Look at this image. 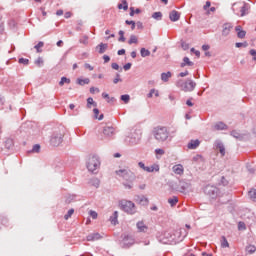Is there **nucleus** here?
<instances>
[{"label": "nucleus", "mask_w": 256, "mask_h": 256, "mask_svg": "<svg viewBox=\"0 0 256 256\" xmlns=\"http://www.w3.org/2000/svg\"><path fill=\"white\" fill-rule=\"evenodd\" d=\"M136 27H137V29L143 30V29H144L143 22L138 21V22L136 23Z\"/></svg>", "instance_id": "774afa93"}, {"label": "nucleus", "mask_w": 256, "mask_h": 256, "mask_svg": "<svg viewBox=\"0 0 256 256\" xmlns=\"http://www.w3.org/2000/svg\"><path fill=\"white\" fill-rule=\"evenodd\" d=\"M126 25H130L131 26V30L134 31L135 27H136V23L133 20H126L125 21Z\"/></svg>", "instance_id": "5fc2aeb1"}, {"label": "nucleus", "mask_w": 256, "mask_h": 256, "mask_svg": "<svg viewBox=\"0 0 256 256\" xmlns=\"http://www.w3.org/2000/svg\"><path fill=\"white\" fill-rule=\"evenodd\" d=\"M120 99L123 101V103L127 104L129 101H131V96L129 94H123L120 96Z\"/></svg>", "instance_id": "37998d69"}, {"label": "nucleus", "mask_w": 256, "mask_h": 256, "mask_svg": "<svg viewBox=\"0 0 256 256\" xmlns=\"http://www.w3.org/2000/svg\"><path fill=\"white\" fill-rule=\"evenodd\" d=\"M118 9H123L124 11H127V9H129V4L127 3V0H122V4H118Z\"/></svg>", "instance_id": "a19ab883"}, {"label": "nucleus", "mask_w": 256, "mask_h": 256, "mask_svg": "<svg viewBox=\"0 0 256 256\" xmlns=\"http://www.w3.org/2000/svg\"><path fill=\"white\" fill-rule=\"evenodd\" d=\"M41 151V145L35 144L32 149L29 151V153H39Z\"/></svg>", "instance_id": "de8ad7c7"}, {"label": "nucleus", "mask_w": 256, "mask_h": 256, "mask_svg": "<svg viewBox=\"0 0 256 256\" xmlns=\"http://www.w3.org/2000/svg\"><path fill=\"white\" fill-rule=\"evenodd\" d=\"M249 54L252 55L253 61H256V50L255 49H251L249 51Z\"/></svg>", "instance_id": "69168bd1"}, {"label": "nucleus", "mask_w": 256, "mask_h": 256, "mask_svg": "<svg viewBox=\"0 0 256 256\" xmlns=\"http://www.w3.org/2000/svg\"><path fill=\"white\" fill-rule=\"evenodd\" d=\"M214 147H215L216 149H218V151H219L221 157H225V144H223V141H221V140H216V141L214 142Z\"/></svg>", "instance_id": "ddd939ff"}, {"label": "nucleus", "mask_w": 256, "mask_h": 256, "mask_svg": "<svg viewBox=\"0 0 256 256\" xmlns=\"http://www.w3.org/2000/svg\"><path fill=\"white\" fill-rule=\"evenodd\" d=\"M89 215L92 217V219H97V213L95 211L90 210Z\"/></svg>", "instance_id": "338daca9"}, {"label": "nucleus", "mask_w": 256, "mask_h": 256, "mask_svg": "<svg viewBox=\"0 0 256 256\" xmlns=\"http://www.w3.org/2000/svg\"><path fill=\"white\" fill-rule=\"evenodd\" d=\"M172 75L173 74L171 73V71L163 72L161 74V81H163L164 83H167L169 79H171Z\"/></svg>", "instance_id": "bb28decb"}, {"label": "nucleus", "mask_w": 256, "mask_h": 256, "mask_svg": "<svg viewBox=\"0 0 256 256\" xmlns=\"http://www.w3.org/2000/svg\"><path fill=\"white\" fill-rule=\"evenodd\" d=\"M176 86L181 89V91H185V93H191V91H195V87H197V83L195 81L188 79L187 81H183V79H179L176 82Z\"/></svg>", "instance_id": "39448f33"}, {"label": "nucleus", "mask_w": 256, "mask_h": 256, "mask_svg": "<svg viewBox=\"0 0 256 256\" xmlns=\"http://www.w3.org/2000/svg\"><path fill=\"white\" fill-rule=\"evenodd\" d=\"M35 65H37L38 67H41L43 65V58L38 57L37 60H35Z\"/></svg>", "instance_id": "bf43d9fd"}, {"label": "nucleus", "mask_w": 256, "mask_h": 256, "mask_svg": "<svg viewBox=\"0 0 256 256\" xmlns=\"http://www.w3.org/2000/svg\"><path fill=\"white\" fill-rule=\"evenodd\" d=\"M61 143H63V133L54 131L50 136V145H52V147H59Z\"/></svg>", "instance_id": "6e6552de"}, {"label": "nucleus", "mask_w": 256, "mask_h": 256, "mask_svg": "<svg viewBox=\"0 0 256 256\" xmlns=\"http://www.w3.org/2000/svg\"><path fill=\"white\" fill-rule=\"evenodd\" d=\"M88 183L92 187H95L96 189H99V186L101 185V181L97 177H93V178L89 179Z\"/></svg>", "instance_id": "393cba45"}, {"label": "nucleus", "mask_w": 256, "mask_h": 256, "mask_svg": "<svg viewBox=\"0 0 256 256\" xmlns=\"http://www.w3.org/2000/svg\"><path fill=\"white\" fill-rule=\"evenodd\" d=\"M247 11H249V4L244 2L240 10V17H245L248 13Z\"/></svg>", "instance_id": "cd10ccee"}, {"label": "nucleus", "mask_w": 256, "mask_h": 256, "mask_svg": "<svg viewBox=\"0 0 256 256\" xmlns=\"http://www.w3.org/2000/svg\"><path fill=\"white\" fill-rule=\"evenodd\" d=\"M133 43L134 44L139 43V40L137 39V36H135V35H131L130 39L128 40L129 45H133Z\"/></svg>", "instance_id": "49530a36"}, {"label": "nucleus", "mask_w": 256, "mask_h": 256, "mask_svg": "<svg viewBox=\"0 0 256 256\" xmlns=\"http://www.w3.org/2000/svg\"><path fill=\"white\" fill-rule=\"evenodd\" d=\"M140 55H141V57H149L151 55V51H149L146 48H141Z\"/></svg>", "instance_id": "58836bf2"}, {"label": "nucleus", "mask_w": 256, "mask_h": 256, "mask_svg": "<svg viewBox=\"0 0 256 256\" xmlns=\"http://www.w3.org/2000/svg\"><path fill=\"white\" fill-rule=\"evenodd\" d=\"M146 171L147 173H153V171H159V164H154L152 166H146Z\"/></svg>", "instance_id": "473e14b6"}, {"label": "nucleus", "mask_w": 256, "mask_h": 256, "mask_svg": "<svg viewBox=\"0 0 256 256\" xmlns=\"http://www.w3.org/2000/svg\"><path fill=\"white\" fill-rule=\"evenodd\" d=\"M235 31L237 33L238 39H245V35H247V32L245 30H241L239 26L235 28Z\"/></svg>", "instance_id": "a878e982"}, {"label": "nucleus", "mask_w": 256, "mask_h": 256, "mask_svg": "<svg viewBox=\"0 0 256 256\" xmlns=\"http://www.w3.org/2000/svg\"><path fill=\"white\" fill-rule=\"evenodd\" d=\"M230 135L234 137V139H243V135H241V133H239L237 130H232Z\"/></svg>", "instance_id": "e433bc0d"}, {"label": "nucleus", "mask_w": 256, "mask_h": 256, "mask_svg": "<svg viewBox=\"0 0 256 256\" xmlns=\"http://www.w3.org/2000/svg\"><path fill=\"white\" fill-rule=\"evenodd\" d=\"M132 66L133 64L131 62H128L123 66V69L124 71H129V69H131Z\"/></svg>", "instance_id": "e2e57ef3"}, {"label": "nucleus", "mask_w": 256, "mask_h": 256, "mask_svg": "<svg viewBox=\"0 0 256 256\" xmlns=\"http://www.w3.org/2000/svg\"><path fill=\"white\" fill-rule=\"evenodd\" d=\"M247 229V226H245V222H239L238 223V230L239 231H245Z\"/></svg>", "instance_id": "4d7b16f0"}, {"label": "nucleus", "mask_w": 256, "mask_h": 256, "mask_svg": "<svg viewBox=\"0 0 256 256\" xmlns=\"http://www.w3.org/2000/svg\"><path fill=\"white\" fill-rule=\"evenodd\" d=\"M119 207L127 215H135L137 213V206L131 200H120Z\"/></svg>", "instance_id": "20e7f679"}, {"label": "nucleus", "mask_w": 256, "mask_h": 256, "mask_svg": "<svg viewBox=\"0 0 256 256\" xmlns=\"http://www.w3.org/2000/svg\"><path fill=\"white\" fill-rule=\"evenodd\" d=\"M199 145H201V141H199V139L196 140H190L187 147L188 149H197V147H199Z\"/></svg>", "instance_id": "5701e85b"}, {"label": "nucleus", "mask_w": 256, "mask_h": 256, "mask_svg": "<svg viewBox=\"0 0 256 256\" xmlns=\"http://www.w3.org/2000/svg\"><path fill=\"white\" fill-rule=\"evenodd\" d=\"M247 255H253L256 251V247L254 245H249L245 249Z\"/></svg>", "instance_id": "c9c22d12"}, {"label": "nucleus", "mask_w": 256, "mask_h": 256, "mask_svg": "<svg viewBox=\"0 0 256 256\" xmlns=\"http://www.w3.org/2000/svg\"><path fill=\"white\" fill-rule=\"evenodd\" d=\"M76 83L78 85H81V87H83V85H89V83H91V80L89 78H78Z\"/></svg>", "instance_id": "7c9ffc66"}, {"label": "nucleus", "mask_w": 256, "mask_h": 256, "mask_svg": "<svg viewBox=\"0 0 256 256\" xmlns=\"http://www.w3.org/2000/svg\"><path fill=\"white\" fill-rule=\"evenodd\" d=\"M191 53H194L196 57H201V52L199 50H196L195 48L190 49Z\"/></svg>", "instance_id": "052dcab7"}, {"label": "nucleus", "mask_w": 256, "mask_h": 256, "mask_svg": "<svg viewBox=\"0 0 256 256\" xmlns=\"http://www.w3.org/2000/svg\"><path fill=\"white\" fill-rule=\"evenodd\" d=\"M86 167L90 173L97 174L99 171V167H101V161L99 160V156L92 155L88 158Z\"/></svg>", "instance_id": "423d86ee"}, {"label": "nucleus", "mask_w": 256, "mask_h": 256, "mask_svg": "<svg viewBox=\"0 0 256 256\" xmlns=\"http://www.w3.org/2000/svg\"><path fill=\"white\" fill-rule=\"evenodd\" d=\"M181 47L183 49V51H188L189 49V43L185 42V41H182L181 42Z\"/></svg>", "instance_id": "13d9d810"}, {"label": "nucleus", "mask_w": 256, "mask_h": 256, "mask_svg": "<svg viewBox=\"0 0 256 256\" xmlns=\"http://www.w3.org/2000/svg\"><path fill=\"white\" fill-rule=\"evenodd\" d=\"M132 245H135V238H133V236L126 235L120 242V246L123 249H129V247H132Z\"/></svg>", "instance_id": "9b49d317"}, {"label": "nucleus", "mask_w": 256, "mask_h": 256, "mask_svg": "<svg viewBox=\"0 0 256 256\" xmlns=\"http://www.w3.org/2000/svg\"><path fill=\"white\" fill-rule=\"evenodd\" d=\"M152 19H155L156 21H161V19H163V13H161V12H154L152 14Z\"/></svg>", "instance_id": "ea45409f"}, {"label": "nucleus", "mask_w": 256, "mask_h": 256, "mask_svg": "<svg viewBox=\"0 0 256 256\" xmlns=\"http://www.w3.org/2000/svg\"><path fill=\"white\" fill-rule=\"evenodd\" d=\"M156 159H161V157H163V155L165 154V150L163 148H156L154 150Z\"/></svg>", "instance_id": "2f4dec72"}, {"label": "nucleus", "mask_w": 256, "mask_h": 256, "mask_svg": "<svg viewBox=\"0 0 256 256\" xmlns=\"http://www.w3.org/2000/svg\"><path fill=\"white\" fill-rule=\"evenodd\" d=\"M86 239L87 241H99L100 239H103V236L99 232H94L89 234Z\"/></svg>", "instance_id": "f3484780"}, {"label": "nucleus", "mask_w": 256, "mask_h": 256, "mask_svg": "<svg viewBox=\"0 0 256 256\" xmlns=\"http://www.w3.org/2000/svg\"><path fill=\"white\" fill-rule=\"evenodd\" d=\"M248 195L252 201H256V189H252L248 192Z\"/></svg>", "instance_id": "8fccbe9b"}, {"label": "nucleus", "mask_w": 256, "mask_h": 256, "mask_svg": "<svg viewBox=\"0 0 256 256\" xmlns=\"http://www.w3.org/2000/svg\"><path fill=\"white\" fill-rule=\"evenodd\" d=\"M214 129H216V131H227L228 126L224 122L220 121L214 125Z\"/></svg>", "instance_id": "4be33fe9"}, {"label": "nucleus", "mask_w": 256, "mask_h": 256, "mask_svg": "<svg viewBox=\"0 0 256 256\" xmlns=\"http://www.w3.org/2000/svg\"><path fill=\"white\" fill-rule=\"evenodd\" d=\"M118 35H120V37L118 38V41H119L120 43H125V41H126V39H125V31L120 30V31L118 32Z\"/></svg>", "instance_id": "a18cd8bd"}, {"label": "nucleus", "mask_w": 256, "mask_h": 256, "mask_svg": "<svg viewBox=\"0 0 256 256\" xmlns=\"http://www.w3.org/2000/svg\"><path fill=\"white\" fill-rule=\"evenodd\" d=\"M235 47L237 49H241V47H249V43H247V41H245V42H237L235 44Z\"/></svg>", "instance_id": "09e8293b"}, {"label": "nucleus", "mask_w": 256, "mask_h": 256, "mask_svg": "<svg viewBox=\"0 0 256 256\" xmlns=\"http://www.w3.org/2000/svg\"><path fill=\"white\" fill-rule=\"evenodd\" d=\"M186 65H188V67H193L194 65L193 61H191L189 57L183 58V63L180 64V67H186Z\"/></svg>", "instance_id": "c756f323"}, {"label": "nucleus", "mask_w": 256, "mask_h": 256, "mask_svg": "<svg viewBox=\"0 0 256 256\" xmlns=\"http://www.w3.org/2000/svg\"><path fill=\"white\" fill-rule=\"evenodd\" d=\"M14 146H15V142L13 141V139L12 138H6V140L4 141L5 149H7L8 151H13Z\"/></svg>", "instance_id": "6ab92c4d"}, {"label": "nucleus", "mask_w": 256, "mask_h": 256, "mask_svg": "<svg viewBox=\"0 0 256 256\" xmlns=\"http://www.w3.org/2000/svg\"><path fill=\"white\" fill-rule=\"evenodd\" d=\"M233 29V24L231 23H225L222 26V35L223 37H227L231 33V30Z\"/></svg>", "instance_id": "dca6fc26"}, {"label": "nucleus", "mask_w": 256, "mask_h": 256, "mask_svg": "<svg viewBox=\"0 0 256 256\" xmlns=\"http://www.w3.org/2000/svg\"><path fill=\"white\" fill-rule=\"evenodd\" d=\"M119 77H121V74H119V73H117L116 74V78H114V80H113V83L115 84V85H117V83H119V81H123L121 78H119Z\"/></svg>", "instance_id": "680f3d73"}, {"label": "nucleus", "mask_w": 256, "mask_h": 256, "mask_svg": "<svg viewBox=\"0 0 256 256\" xmlns=\"http://www.w3.org/2000/svg\"><path fill=\"white\" fill-rule=\"evenodd\" d=\"M219 185H223V187H227L229 185V181L227 180V178H225V176L221 177Z\"/></svg>", "instance_id": "3c124183"}, {"label": "nucleus", "mask_w": 256, "mask_h": 256, "mask_svg": "<svg viewBox=\"0 0 256 256\" xmlns=\"http://www.w3.org/2000/svg\"><path fill=\"white\" fill-rule=\"evenodd\" d=\"M172 171L176 175H183V173H184L183 165H181V164L174 165L172 168Z\"/></svg>", "instance_id": "412c9836"}, {"label": "nucleus", "mask_w": 256, "mask_h": 256, "mask_svg": "<svg viewBox=\"0 0 256 256\" xmlns=\"http://www.w3.org/2000/svg\"><path fill=\"white\" fill-rule=\"evenodd\" d=\"M65 83H67V85H69V83H71V79L63 76L59 82L60 87H63V85H65Z\"/></svg>", "instance_id": "c03bdc74"}, {"label": "nucleus", "mask_w": 256, "mask_h": 256, "mask_svg": "<svg viewBox=\"0 0 256 256\" xmlns=\"http://www.w3.org/2000/svg\"><path fill=\"white\" fill-rule=\"evenodd\" d=\"M103 135L107 138L113 137L115 135V128L113 126H105L103 128Z\"/></svg>", "instance_id": "4468645a"}, {"label": "nucleus", "mask_w": 256, "mask_h": 256, "mask_svg": "<svg viewBox=\"0 0 256 256\" xmlns=\"http://www.w3.org/2000/svg\"><path fill=\"white\" fill-rule=\"evenodd\" d=\"M169 19H170V21L175 23L181 19V13H179L177 10H172L169 13Z\"/></svg>", "instance_id": "2eb2a0df"}, {"label": "nucleus", "mask_w": 256, "mask_h": 256, "mask_svg": "<svg viewBox=\"0 0 256 256\" xmlns=\"http://www.w3.org/2000/svg\"><path fill=\"white\" fill-rule=\"evenodd\" d=\"M1 223L2 225H7V223H9V220L6 218V216H1Z\"/></svg>", "instance_id": "0e129e2a"}, {"label": "nucleus", "mask_w": 256, "mask_h": 256, "mask_svg": "<svg viewBox=\"0 0 256 256\" xmlns=\"http://www.w3.org/2000/svg\"><path fill=\"white\" fill-rule=\"evenodd\" d=\"M134 200L138 205H142V207H147V205H149V198L145 197V195H136Z\"/></svg>", "instance_id": "f8f14e48"}, {"label": "nucleus", "mask_w": 256, "mask_h": 256, "mask_svg": "<svg viewBox=\"0 0 256 256\" xmlns=\"http://www.w3.org/2000/svg\"><path fill=\"white\" fill-rule=\"evenodd\" d=\"M190 190H191V182L185 181V180L179 181L176 191H178L179 193L186 194V193H189Z\"/></svg>", "instance_id": "1a4fd4ad"}, {"label": "nucleus", "mask_w": 256, "mask_h": 256, "mask_svg": "<svg viewBox=\"0 0 256 256\" xmlns=\"http://www.w3.org/2000/svg\"><path fill=\"white\" fill-rule=\"evenodd\" d=\"M75 213V209L71 208L68 210V212L64 215V219L67 221V219H70V217Z\"/></svg>", "instance_id": "603ef678"}, {"label": "nucleus", "mask_w": 256, "mask_h": 256, "mask_svg": "<svg viewBox=\"0 0 256 256\" xmlns=\"http://www.w3.org/2000/svg\"><path fill=\"white\" fill-rule=\"evenodd\" d=\"M43 45H45V43H43V41H40V42L37 43V45L34 46L37 53H41V47H43Z\"/></svg>", "instance_id": "864d4df0"}, {"label": "nucleus", "mask_w": 256, "mask_h": 256, "mask_svg": "<svg viewBox=\"0 0 256 256\" xmlns=\"http://www.w3.org/2000/svg\"><path fill=\"white\" fill-rule=\"evenodd\" d=\"M152 135L158 143H165L169 139V130L165 126H157L153 128Z\"/></svg>", "instance_id": "7ed1b4c3"}, {"label": "nucleus", "mask_w": 256, "mask_h": 256, "mask_svg": "<svg viewBox=\"0 0 256 256\" xmlns=\"http://www.w3.org/2000/svg\"><path fill=\"white\" fill-rule=\"evenodd\" d=\"M142 135L143 131L141 129L132 128L126 133L124 143H126L130 147H135V145H139V143L141 142Z\"/></svg>", "instance_id": "f03ea898"}, {"label": "nucleus", "mask_w": 256, "mask_h": 256, "mask_svg": "<svg viewBox=\"0 0 256 256\" xmlns=\"http://www.w3.org/2000/svg\"><path fill=\"white\" fill-rule=\"evenodd\" d=\"M97 107V102L93 100V97L87 98V108L91 109V107Z\"/></svg>", "instance_id": "f704fd0d"}, {"label": "nucleus", "mask_w": 256, "mask_h": 256, "mask_svg": "<svg viewBox=\"0 0 256 256\" xmlns=\"http://www.w3.org/2000/svg\"><path fill=\"white\" fill-rule=\"evenodd\" d=\"M185 237H187V231L185 229H179L172 232H165L161 241L165 245H177V243H181Z\"/></svg>", "instance_id": "f257e3e1"}, {"label": "nucleus", "mask_w": 256, "mask_h": 256, "mask_svg": "<svg viewBox=\"0 0 256 256\" xmlns=\"http://www.w3.org/2000/svg\"><path fill=\"white\" fill-rule=\"evenodd\" d=\"M244 2H236L232 4V11L235 15H240L241 8L243 7Z\"/></svg>", "instance_id": "a211bd4d"}, {"label": "nucleus", "mask_w": 256, "mask_h": 256, "mask_svg": "<svg viewBox=\"0 0 256 256\" xmlns=\"http://www.w3.org/2000/svg\"><path fill=\"white\" fill-rule=\"evenodd\" d=\"M18 62L20 65H29V59L27 58H19Z\"/></svg>", "instance_id": "6e6d98bb"}, {"label": "nucleus", "mask_w": 256, "mask_h": 256, "mask_svg": "<svg viewBox=\"0 0 256 256\" xmlns=\"http://www.w3.org/2000/svg\"><path fill=\"white\" fill-rule=\"evenodd\" d=\"M119 218V212L114 211L113 215L110 217V222L112 225H117L119 221L117 220Z\"/></svg>", "instance_id": "c85d7f7f"}, {"label": "nucleus", "mask_w": 256, "mask_h": 256, "mask_svg": "<svg viewBox=\"0 0 256 256\" xmlns=\"http://www.w3.org/2000/svg\"><path fill=\"white\" fill-rule=\"evenodd\" d=\"M136 227H137L139 233H147V230L149 229V227H147V225H145V222H143V221H138L136 223Z\"/></svg>", "instance_id": "aec40b11"}, {"label": "nucleus", "mask_w": 256, "mask_h": 256, "mask_svg": "<svg viewBox=\"0 0 256 256\" xmlns=\"http://www.w3.org/2000/svg\"><path fill=\"white\" fill-rule=\"evenodd\" d=\"M168 203H169L170 207H175V205H177V203H179V198L177 196H173L172 198L168 199Z\"/></svg>", "instance_id": "72a5a7b5"}, {"label": "nucleus", "mask_w": 256, "mask_h": 256, "mask_svg": "<svg viewBox=\"0 0 256 256\" xmlns=\"http://www.w3.org/2000/svg\"><path fill=\"white\" fill-rule=\"evenodd\" d=\"M205 195L211 197V199H217V195H219V188L213 185H207L204 188Z\"/></svg>", "instance_id": "9d476101"}, {"label": "nucleus", "mask_w": 256, "mask_h": 256, "mask_svg": "<svg viewBox=\"0 0 256 256\" xmlns=\"http://www.w3.org/2000/svg\"><path fill=\"white\" fill-rule=\"evenodd\" d=\"M118 177H122L124 181H135V173L129 169H120L115 171Z\"/></svg>", "instance_id": "0eeeda50"}, {"label": "nucleus", "mask_w": 256, "mask_h": 256, "mask_svg": "<svg viewBox=\"0 0 256 256\" xmlns=\"http://www.w3.org/2000/svg\"><path fill=\"white\" fill-rule=\"evenodd\" d=\"M220 243L223 249L229 247V241H227V238L225 236L221 237Z\"/></svg>", "instance_id": "4c0bfd02"}, {"label": "nucleus", "mask_w": 256, "mask_h": 256, "mask_svg": "<svg viewBox=\"0 0 256 256\" xmlns=\"http://www.w3.org/2000/svg\"><path fill=\"white\" fill-rule=\"evenodd\" d=\"M109 45L106 43H100L96 46V49L98 50V53L100 55H103V53H105V51H107Z\"/></svg>", "instance_id": "b1692460"}, {"label": "nucleus", "mask_w": 256, "mask_h": 256, "mask_svg": "<svg viewBox=\"0 0 256 256\" xmlns=\"http://www.w3.org/2000/svg\"><path fill=\"white\" fill-rule=\"evenodd\" d=\"M79 43L82 45H89V36L84 35L79 39Z\"/></svg>", "instance_id": "79ce46f5"}]
</instances>
